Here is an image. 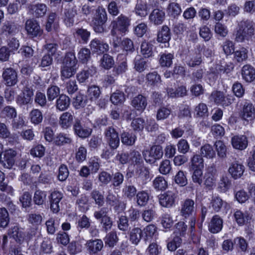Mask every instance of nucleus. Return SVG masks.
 <instances>
[{
    "label": "nucleus",
    "instance_id": "1",
    "mask_svg": "<svg viewBox=\"0 0 255 255\" xmlns=\"http://www.w3.org/2000/svg\"><path fill=\"white\" fill-rule=\"evenodd\" d=\"M255 24L253 20L246 19L240 21L235 32V41L238 43H243L249 41L254 35Z\"/></svg>",
    "mask_w": 255,
    "mask_h": 255
},
{
    "label": "nucleus",
    "instance_id": "2",
    "mask_svg": "<svg viewBox=\"0 0 255 255\" xmlns=\"http://www.w3.org/2000/svg\"><path fill=\"white\" fill-rule=\"evenodd\" d=\"M131 18L124 14H121L111 21V34L112 36L124 35L128 31Z\"/></svg>",
    "mask_w": 255,
    "mask_h": 255
},
{
    "label": "nucleus",
    "instance_id": "3",
    "mask_svg": "<svg viewBox=\"0 0 255 255\" xmlns=\"http://www.w3.org/2000/svg\"><path fill=\"white\" fill-rule=\"evenodd\" d=\"M77 60L74 54L67 53L64 58L61 68V77L62 80L70 78L76 72Z\"/></svg>",
    "mask_w": 255,
    "mask_h": 255
},
{
    "label": "nucleus",
    "instance_id": "4",
    "mask_svg": "<svg viewBox=\"0 0 255 255\" xmlns=\"http://www.w3.org/2000/svg\"><path fill=\"white\" fill-rule=\"evenodd\" d=\"M108 20V15L104 8L99 6L92 17V25L94 31L99 33L106 31L105 24Z\"/></svg>",
    "mask_w": 255,
    "mask_h": 255
},
{
    "label": "nucleus",
    "instance_id": "5",
    "mask_svg": "<svg viewBox=\"0 0 255 255\" xmlns=\"http://www.w3.org/2000/svg\"><path fill=\"white\" fill-rule=\"evenodd\" d=\"M142 154L145 161L152 164L162 157V148L159 145H153L150 150L143 151Z\"/></svg>",
    "mask_w": 255,
    "mask_h": 255
},
{
    "label": "nucleus",
    "instance_id": "6",
    "mask_svg": "<svg viewBox=\"0 0 255 255\" xmlns=\"http://www.w3.org/2000/svg\"><path fill=\"white\" fill-rule=\"evenodd\" d=\"M9 234L17 242L21 243L25 240H29L35 235V233L34 231L30 233H25L22 229L17 226H14L9 230Z\"/></svg>",
    "mask_w": 255,
    "mask_h": 255
},
{
    "label": "nucleus",
    "instance_id": "7",
    "mask_svg": "<svg viewBox=\"0 0 255 255\" xmlns=\"http://www.w3.org/2000/svg\"><path fill=\"white\" fill-rule=\"evenodd\" d=\"M105 137L109 145L112 149H117L120 144V138L118 133L112 127L107 128L105 131Z\"/></svg>",
    "mask_w": 255,
    "mask_h": 255
},
{
    "label": "nucleus",
    "instance_id": "8",
    "mask_svg": "<svg viewBox=\"0 0 255 255\" xmlns=\"http://www.w3.org/2000/svg\"><path fill=\"white\" fill-rule=\"evenodd\" d=\"M16 152L12 149L5 150L0 154V162L5 168L10 169L14 164Z\"/></svg>",
    "mask_w": 255,
    "mask_h": 255
},
{
    "label": "nucleus",
    "instance_id": "9",
    "mask_svg": "<svg viewBox=\"0 0 255 255\" xmlns=\"http://www.w3.org/2000/svg\"><path fill=\"white\" fill-rule=\"evenodd\" d=\"M75 133L79 137L85 138L88 137L92 133V129L85 126L79 119H76L73 125Z\"/></svg>",
    "mask_w": 255,
    "mask_h": 255
},
{
    "label": "nucleus",
    "instance_id": "10",
    "mask_svg": "<svg viewBox=\"0 0 255 255\" xmlns=\"http://www.w3.org/2000/svg\"><path fill=\"white\" fill-rule=\"evenodd\" d=\"M2 77L7 86H14L18 81L17 72L12 68L3 69Z\"/></svg>",
    "mask_w": 255,
    "mask_h": 255
},
{
    "label": "nucleus",
    "instance_id": "11",
    "mask_svg": "<svg viewBox=\"0 0 255 255\" xmlns=\"http://www.w3.org/2000/svg\"><path fill=\"white\" fill-rule=\"evenodd\" d=\"M195 208L194 201L191 199H186L181 203L180 215L185 218H188L194 213Z\"/></svg>",
    "mask_w": 255,
    "mask_h": 255
},
{
    "label": "nucleus",
    "instance_id": "12",
    "mask_svg": "<svg viewBox=\"0 0 255 255\" xmlns=\"http://www.w3.org/2000/svg\"><path fill=\"white\" fill-rule=\"evenodd\" d=\"M176 197L177 195L175 192L168 191L159 196V204L164 207H171L174 205Z\"/></svg>",
    "mask_w": 255,
    "mask_h": 255
},
{
    "label": "nucleus",
    "instance_id": "13",
    "mask_svg": "<svg viewBox=\"0 0 255 255\" xmlns=\"http://www.w3.org/2000/svg\"><path fill=\"white\" fill-rule=\"evenodd\" d=\"M25 28L28 35L33 37L40 35L42 33L38 22L34 19H29L26 21Z\"/></svg>",
    "mask_w": 255,
    "mask_h": 255
},
{
    "label": "nucleus",
    "instance_id": "14",
    "mask_svg": "<svg viewBox=\"0 0 255 255\" xmlns=\"http://www.w3.org/2000/svg\"><path fill=\"white\" fill-rule=\"evenodd\" d=\"M204 185L206 189H213L216 185L215 171L213 167L208 168L204 176Z\"/></svg>",
    "mask_w": 255,
    "mask_h": 255
},
{
    "label": "nucleus",
    "instance_id": "15",
    "mask_svg": "<svg viewBox=\"0 0 255 255\" xmlns=\"http://www.w3.org/2000/svg\"><path fill=\"white\" fill-rule=\"evenodd\" d=\"M241 116L243 120L247 121H251L255 118V109L251 103H244L241 111Z\"/></svg>",
    "mask_w": 255,
    "mask_h": 255
},
{
    "label": "nucleus",
    "instance_id": "16",
    "mask_svg": "<svg viewBox=\"0 0 255 255\" xmlns=\"http://www.w3.org/2000/svg\"><path fill=\"white\" fill-rule=\"evenodd\" d=\"M28 9L34 17L39 18L45 15L47 11V6L45 4L37 2L30 4Z\"/></svg>",
    "mask_w": 255,
    "mask_h": 255
},
{
    "label": "nucleus",
    "instance_id": "17",
    "mask_svg": "<svg viewBox=\"0 0 255 255\" xmlns=\"http://www.w3.org/2000/svg\"><path fill=\"white\" fill-rule=\"evenodd\" d=\"M245 170L244 165L239 161L232 163L228 169V172L234 179L241 178Z\"/></svg>",
    "mask_w": 255,
    "mask_h": 255
},
{
    "label": "nucleus",
    "instance_id": "18",
    "mask_svg": "<svg viewBox=\"0 0 255 255\" xmlns=\"http://www.w3.org/2000/svg\"><path fill=\"white\" fill-rule=\"evenodd\" d=\"M210 99L216 104L221 105L223 106H228L232 103L231 99L225 97L223 92L218 91L212 93Z\"/></svg>",
    "mask_w": 255,
    "mask_h": 255
},
{
    "label": "nucleus",
    "instance_id": "19",
    "mask_svg": "<svg viewBox=\"0 0 255 255\" xmlns=\"http://www.w3.org/2000/svg\"><path fill=\"white\" fill-rule=\"evenodd\" d=\"M33 96V90L28 87H25L22 90L21 95L18 96L17 103L20 106H23L30 103Z\"/></svg>",
    "mask_w": 255,
    "mask_h": 255
},
{
    "label": "nucleus",
    "instance_id": "20",
    "mask_svg": "<svg viewBox=\"0 0 255 255\" xmlns=\"http://www.w3.org/2000/svg\"><path fill=\"white\" fill-rule=\"evenodd\" d=\"M231 143L233 147L239 150H244L248 146L247 137L245 135H237L232 137Z\"/></svg>",
    "mask_w": 255,
    "mask_h": 255
},
{
    "label": "nucleus",
    "instance_id": "21",
    "mask_svg": "<svg viewBox=\"0 0 255 255\" xmlns=\"http://www.w3.org/2000/svg\"><path fill=\"white\" fill-rule=\"evenodd\" d=\"M90 46L93 52L98 54H102L109 50L108 44L97 38H95L91 41Z\"/></svg>",
    "mask_w": 255,
    "mask_h": 255
},
{
    "label": "nucleus",
    "instance_id": "22",
    "mask_svg": "<svg viewBox=\"0 0 255 255\" xmlns=\"http://www.w3.org/2000/svg\"><path fill=\"white\" fill-rule=\"evenodd\" d=\"M74 115L72 113L66 112L63 113L59 117V124L63 129H67L70 128L74 120Z\"/></svg>",
    "mask_w": 255,
    "mask_h": 255
},
{
    "label": "nucleus",
    "instance_id": "23",
    "mask_svg": "<svg viewBox=\"0 0 255 255\" xmlns=\"http://www.w3.org/2000/svg\"><path fill=\"white\" fill-rule=\"evenodd\" d=\"M63 198V194L59 191H54L50 195V208L54 213H57L59 210V203Z\"/></svg>",
    "mask_w": 255,
    "mask_h": 255
},
{
    "label": "nucleus",
    "instance_id": "24",
    "mask_svg": "<svg viewBox=\"0 0 255 255\" xmlns=\"http://www.w3.org/2000/svg\"><path fill=\"white\" fill-rule=\"evenodd\" d=\"M243 79L247 82L251 83L255 80V69L250 65H244L242 69Z\"/></svg>",
    "mask_w": 255,
    "mask_h": 255
},
{
    "label": "nucleus",
    "instance_id": "25",
    "mask_svg": "<svg viewBox=\"0 0 255 255\" xmlns=\"http://www.w3.org/2000/svg\"><path fill=\"white\" fill-rule=\"evenodd\" d=\"M170 39V29L166 25L162 27L161 29L158 32L157 40L159 42L165 44V46H168V41Z\"/></svg>",
    "mask_w": 255,
    "mask_h": 255
},
{
    "label": "nucleus",
    "instance_id": "26",
    "mask_svg": "<svg viewBox=\"0 0 255 255\" xmlns=\"http://www.w3.org/2000/svg\"><path fill=\"white\" fill-rule=\"evenodd\" d=\"M19 31V26L10 21L5 22L1 27V32L6 35H13L18 33Z\"/></svg>",
    "mask_w": 255,
    "mask_h": 255
},
{
    "label": "nucleus",
    "instance_id": "27",
    "mask_svg": "<svg viewBox=\"0 0 255 255\" xmlns=\"http://www.w3.org/2000/svg\"><path fill=\"white\" fill-rule=\"evenodd\" d=\"M223 227V220L218 215L213 216L209 225V230L212 233L219 232Z\"/></svg>",
    "mask_w": 255,
    "mask_h": 255
},
{
    "label": "nucleus",
    "instance_id": "28",
    "mask_svg": "<svg viewBox=\"0 0 255 255\" xmlns=\"http://www.w3.org/2000/svg\"><path fill=\"white\" fill-rule=\"evenodd\" d=\"M70 99L66 95L61 94L57 99L56 102V108L60 111L66 110L70 106Z\"/></svg>",
    "mask_w": 255,
    "mask_h": 255
},
{
    "label": "nucleus",
    "instance_id": "29",
    "mask_svg": "<svg viewBox=\"0 0 255 255\" xmlns=\"http://www.w3.org/2000/svg\"><path fill=\"white\" fill-rule=\"evenodd\" d=\"M131 105L136 110L143 111L147 106V100L145 97L138 95L134 97L131 101Z\"/></svg>",
    "mask_w": 255,
    "mask_h": 255
},
{
    "label": "nucleus",
    "instance_id": "30",
    "mask_svg": "<svg viewBox=\"0 0 255 255\" xmlns=\"http://www.w3.org/2000/svg\"><path fill=\"white\" fill-rule=\"evenodd\" d=\"M88 250L90 254H96L102 250L103 242L101 240H90L87 244Z\"/></svg>",
    "mask_w": 255,
    "mask_h": 255
},
{
    "label": "nucleus",
    "instance_id": "31",
    "mask_svg": "<svg viewBox=\"0 0 255 255\" xmlns=\"http://www.w3.org/2000/svg\"><path fill=\"white\" fill-rule=\"evenodd\" d=\"M165 17L164 12L159 9H154L149 15V19L154 24L158 25L162 23Z\"/></svg>",
    "mask_w": 255,
    "mask_h": 255
},
{
    "label": "nucleus",
    "instance_id": "32",
    "mask_svg": "<svg viewBox=\"0 0 255 255\" xmlns=\"http://www.w3.org/2000/svg\"><path fill=\"white\" fill-rule=\"evenodd\" d=\"M77 13V10L76 6L72 7L65 12L64 22L67 26L71 27L73 25L74 17Z\"/></svg>",
    "mask_w": 255,
    "mask_h": 255
},
{
    "label": "nucleus",
    "instance_id": "33",
    "mask_svg": "<svg viewBox=\"0 0 255 255\" xmlns=\"http://www.w3.org/2000/svg\"><path fill=\"white\" fill-rule=\"evenodd\" d=\"M189 166L192 169H203L204 168L203 158L199 154H194L190 159Z\"/></svg>",
    "mask_w": 255,
    "mask_h": 255
},
{
    "label": "nucleus",
    "instance_id": "34",
    "mask_svg": "<svg viewBox=\"0 0 255 255\" xmlns=\"http://www.w3.org/2000/svg\"><path fill=\"white\" fill-rule=\"evenodd\" d=\"M166 11L169 15L175 17L180 14L182 9L178 3L171 2L168 4L166 8Z\"/></svg>",
    "mask_w": 255,
    "mask_h": 255
},
{
    "label": "nucleus",
    "instance_id": "35",
    "mask_svg": "<svg viewBox=\"0 0 255 255\" xmlns=\"http://www.w3.org/2000/svg\"><path fill=\"white\" fill-rule=\"evenodd\" d=\"M218 156L221 159L227 157V148L224 142L221 140H217L214 143Z\"/></svg>",
    "mask_w": 255,
    "mask_h": 255
},
{
    "label": "nucleus",
    "instance_id": "36",
    "mask_svg": "<svg viewBox=\"0 0 255 255\" xmlns=\"http://www.w3.org/2000/svg\"><path fill=\"white\" fill-rule=\"evenodd\" d=\"M134 11L136 15L141 17H144L147 15L148 9L146 2L142 0L137 1Z\"/></svg>",
    "mask_w": 255,
    "mask_h": 255
},
{
    "label": "nucleus",
    "instance_id": "37",
    "mask_svg": "<svg viewBox=\"0 0 255 255\" xmlns=\"http://www.w3.org/2000/svg\"><path fill=\"white\" fill-rule=\"evenodd\" d=\"M200 154L203 157L209 159H212L216 156L215 150L209 144H206L201 147Z\"/></svg>",
    "mask_w": 255,
    "mask_h": 255
},
{
    "label": "nucleus",
    "instance_id": "38",
    "mask_svg": "<svg viewBox=\"0 0 255 255\" xmlns=\"http://www.w3.org/2000/svg\"><path fill=\"white\" fill-rule=\"evenodd\" d=\"M149 196L147 192L141 191L137 192L136 195V204L138 206H145L149 200Z\"/></svg>",
    "mask_w": 255,
    "mask_h": 255
},
{
    "label": "nucleus",
    "instance_id": "39",
    "mask_svg": "<svg viewBox=\"0 0 255 255\" xmlns=\"http://www.w3.org/2000/svg\"><path fill=\"white\" fill-rule=\"evenodd\" d=\"M234 58L238 62H242L248 58V50L245 47H242L234 51Z\"/></svg>",
    "mask_w": 255,
    "mask_h": 255
},
{
    "label": "nucleus",
    "instance_id": "40",
    "mask_svg": "<svg viewBox=\"0 0 255 255\" xmlns=\"http://www.w3.org/2000/svg\"><path fill=\"white\" fill-rule=\"evenodd\" d=\"M136 139V136L133 133L124 132L121 134L122 142L126 145L131 146L133 145Z\"/></svg>",
    "mask_w": 255,
    "mask_h": 255
},
{
    "label": "nucleus",
    "instance_id": "41",
    "mask_svg": "<svg viewBox=\"0 0 255 255\" xmlns=\"http://www.w3.org/2000/svg\"><path fill=\"white\" fill-rule=\"evenodd\" d=\"M47 193L46 191L40 190L35 191L33 196V202L37 205H42L46 201Z\"/></svg>",
    "mask_w": 255,
    "mask_h": 255
},
{
    "label": "nucleus",
    "instance_id": "42",
    "mask_svg": "<svg viewBox=\"0 0 255 255\" xmlns=\"http://www.w3.org/2000/svg\"><path fill=\"white\" fill-rule=\"evenodd\" d=\"M129 237L131 243L134 245H137L141 239V230L138 227L133 228L130 232Z\"/></svg>",
    "mask_w": 255,
    "mask_h": 255
},
{
    "label": "nucleus",
    "instance_id": "43",
    "mask_svg": "<svg viewBox=\"0 0 255 255\" xmlns=\"http://www.w3.org/2000/svg\"><path fill=\"white\" fill-rule=\"evenodd\" d=\"M194 112L198 118H205L208 116V107L206 104L203 103H200L195 107Z\"/></svg>",
    "mask_w": 255,
    "mask_h": 255
},
{
    "label": "nucleus",
    "instance_id": "44",
    "mask_svg": "<svg viewBox=\"0 0 255 255\" xmlns=\"http://www.w3.org/2000/svg\"><path fill=\"white\" fill-rule=\"evenodd\" d=\"M96 73L95 69H89L87 70H83L77 75V79L80 83H84L90 77H92Z\"/></svg>",
    "mask_w": 255,
    "mask_h": 255
},
{
    "label": "nucleus",
    "instance_id": "45",
    "mask_svg": "<svg viewBox=\"0 0 255 255\" xmlns=\"http://www.w3.org/2000/svg\"><path fill=\"white\" fill-rule=\"evenodd\" d=\"M118 59L119 61L120 60H122V61L115 69V72L117 74H120L125 73L128 69L127 59L125 55L123 54H119L118 56Z\"/></svg>",
    "mask_w": 255,
    "mask_h": 255
},
{
    "label": "nucleus",
    "instance_id": "46",
    "mask_svg": "<svg viewBox=\"0 0 255 255\" xmlns=\"http://www.w3.org/2000/svg\"><path fill=\"white\" fill-rule=\"evenodd\" d=\"M227 203L218 196L213 197L211 202L210 207L216 212H219L221 208Z\"/></svg>",
    "mask_w": 255,
    "mask_h": 255
},
{
    "label": "nucleus",
    "instance_id": "47",
    "mask_svg": "<svg viewBox=\"0 0 255 255\" xmlns=\"http://www.w3.org/2000/svg\"><path fill=\"white\" fill-rule=\"evenodd\" d=\"M174 55L171 53H164L161 55L159 63L162 67H170L172 64Z\"/></svg>",
    "mask_w": 255,
    "mask_h": 255
},
{
    "label": "nucleus",
    "instance_id": "48",
    "mask_svg": "<svg viewBox=\"0 0 255 255\" xmlns=\"http://www.w3.org/2000/svg\"><path fill=\"white\" fill-rule=\"evenodd\" d=\"M78 58L82 63H86L91 58V51L87 48L80 49L78 53Z\"/></svg>",
    "mask_w": 255,
    "mask_h": 255
},
{
    "label": "nucleus",
    "instance_id": "49",
    "mask_svg": "<svg viewBox=\"0 0 255 255\" xmlns=\"http://www.w3.org/2000/svg\"><path fill=\"white\" fill-rule=\"evenodd\" d=\"M137 178L146 182L149 179V171L147 168L143 166H139L136 171Z\"/></svg>",
    "mask_w": 255,
    "mask_h": 255
},
{
    "label": "nucleus",
    "instance_id": "50",
    "mask_svg": "<svg viewBox=\"0 0 255 255\" xmlns=\"http://www.w3.org/2000/svg\"><path fill=\"white\" fill-rule=\"evenodd\" d=\"M236 221L239 225H243L249 220V217L247 213H244L240 210H237L234 213Z\"/></svg>",
    "mask_w": 255,
    "mask_h": 255
},
{
    "label": "nucleus",
    "instance_id": "51",
    "mask_svg": "<svg viewBox=\"0 0 255 255\" xmlns=\"http://www.w3.org/2000/svg\"><path fill=\"white\" fill-rule=\"evenodd\" d=\"M9 222V214L5 208H0V227L6 228Z\"/></svg>",
    "mask_w": 255,
    "mask_h": 255
},
{
    "label": "nucleus",
    "instance_id": "52",
    "mask_svg": "<svg viewBox=\"0 0 255 255\" xmlns=\"http://www.w3.org/2000/svg\"><path fill=\"white\" fill-rule=\"evenodd\" d=\"M29 117L30 121L34 125L40 124L43 120V116L41 112L37 109L32 110L30 113Z\"/></svg>",
    "mask_w": 255,
    "mask_h": 255
},
{
    "label": "nucleus",
    "instance_id": "53",
    "mask_svg": "<svg viewBox=\"0 0 255 255\" xmlns=\"http://www.w3.org/2000/svg\"><path fill=\"white\" fill-rule=\"evenodd\" d=\"M136 188L131 185L125 186L123 190L124 196L129 200H131L136 195Z\"/></svg>",
    "mask_w": 255,
    "mask_h": 255
},
{
    "label": "nucleus",
    "instance_id": "54",
    "mask_svg": "<svg viewBox=\"0 0 255 255\" xmlns=\"http://www.w3.org/2000/svg\"><path fill=\"white\" fill-rule=\"evenodd\" d=\"M153 186L157 190H164L167 187V182L164 177L158 176L153 180Z\"/></svg>",
    "mask_w": 255,
    "mask_h": 255
},
{
    "label": "nucleus",
    "instance_id": "55",
    "mask_svg": "<svg viewBox=\"0 0 255 255\" xmlns=\"http://www.w3.org/2000/svg\"><path fill=\"white\" fill-rule=\"evenodd\" d=\"M146 79L148 84L152 86L157 85L161 82L160 76L155 71L147 74L146 76Z\"/></svg>",
    "mask_w": 255,
    "mask_h": 255
},
{
    "label": "nucleus",
    "instance_id": "56",
    "mask_svg": "<svg viewBox=\"0 0 255 255\" xmlns=\"http://www.w3.org/2000/svg\"><path fill=\"white\" fill-rule=\"evenodd\" d=\"M187 226L184 222H179L175 226L174 233L175 236L184 237L187 231Z\"/></svg>",
    "mask_w": 255,
    "mask_h": 255
},
{
    "label": "nucleus",
    "instance_id": "57",
    "mask_svg": "<svg viewBox=\"0 0 255 255\" xmlns=\"http://www.w3.org/2000/svg\"><path fill=\"white\" fill-rule=\"evenodd\" d=\"M119 240L116 232L112 231L108 234L105 238V243L110 247H114Z\"/></svg>",
    "mask_w": 255,
    "mask_h": 255
},
{
    "label": "nucleus",
    "instance_id": "58",
    "mask_svg": "<svg viewBox=\"0 0 255 255\" xmlns=\"http://www.w3.org/2000/svg\"><path fill=\"white\" fill-rule=\"evenodd\" d=\"M114 65V61L112 56L104 54L101 59V66L106 69H109Z\"/></svg>",
    "mask_w": 255,
    "mask_h": 255
},
{
    "label": "nucleus",
    "instance_id": "59",
    "mask_svg": "<svg viewBox=\"0 0 255 255\" xmlns=\"http://www.w3.org/2000/svg\"><path fill=\"white\" fill-rule=\"evenodd\" d=\"M231 181L227 176H223L219 183L218 188L222 192H226L230 188Z\"/></svg>",
    "mask_w": 255,
    "mask_h": 255
},
{
    "label": "nucleus",
    "instance_id": "60",
    "mask_svg": "<svg viewBox=\"0 0 255 255\" xmlns=\"http://www.w3.org/2000/svg\"><path fill=\"white\" fill-rule=\"evenodd\" d=\"M140 50L145 57L148 58L152 55V45L148 42L144 41L141 43Z\"/></svg>",
    "mask_w": 255,
    "mask_h": 255
},
{
    "label": "nucleus",
    "instance_id": "61",
    "mask_svg": "<svg viewBox=\"0 0 255 255\" xmlns=\"http://www.w3.org/2000/svg\"><path fill=\"white\" fill-rule=\"evenodd\" d=\"M214 31L217 34L222 37H226L228 34V30L227 26L219 22L215 24Z\"/></svg>",
    "mask_w": 255,
    "mask_h": 255
},
{
    "label": "nucleus",
    "instance_id": "62",
    "mask_svg": "<svg viewBox=\"0 0 255 255\" xmlns=\"http://www.w3.org/2000/svg\"><path fill=\"white\" fill-rule=\"evenodd\" d=\"M182 240L179 236H175L173 239L167 245V248L170 251L173 252L179 247L182 244Z\"/></svg>",
    "mask_w": 255,
    "mask_h": 255
},
{
    "label": "nucleus",
    "instance_id": "63",
    "mask_svg": "<svg viewBox=\"0 0 255 255\" xmlns=\"http://www.w3.org/2000/svg\"><path fill=\"white\" fill-rule=\"evenodd\" d=\"M111 101L115 105L123 103L125 100L124 94L119 91L113 93L111 96Z\"/></svg>",
    "mask_w": 255,
    "mask_h": 255
},
{
    "label": "nucleus",
    "instance_id": "64",
    "mask_svg": "<svg viewBox=\"0 0 255 255\" xmlns=\"http://www.w3.org/2000/svg\"><path fill=\"white\" fill-rule=\"evenodd\" d=\"M101 94V91L99 87L93 85L88 89V95L91 100L98 99Z\"/></svg>",
    "mask_w": 255,
    "mask_h": 255
}]
</instances>
